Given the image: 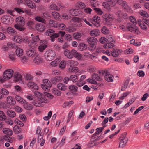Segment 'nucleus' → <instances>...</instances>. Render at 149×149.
Instances as JSON below:
<instances>
[{"label":"nucleus","mask_w":149,"mask_h":149,"mask_svg":"<svg viewBox=\"0 0 149 149\" xmlns=\"http://www.w3.org/2000/svg\"><path fill=\"white\" fill-rule=\"evenodd\" d=\"M16 21L17 24L14 25V27L19 31H24L25 29L23 27L25 23L24 19L22 17L19 16L16 18Z\"/></svg>","instance_id":"nucleus-1"},{"label":"nucleus","mask_w":149,"mask_h":149,"mask_svg":"<svg viewBox=\"0 0 149 149\" xmlns=\"http://www.w3.org/2000/svg\"><path fill=\"white\" fill-rule=\"evenodd\" d=\"M87 41L88 43L90 44L88 48L91 51H93L94 50L96 47L95 44L98 40L97 39L94 37H89L87 39Z\"/></svg>","instance_id":"nucleus-2"},{"label":"nucleus","mask_w":149,"mask_h":149,"mask_svg":"<svg viewBox=\"0 0 149 149\" xmlns=\"http://www.w3.org/2000/svg\"><path fill=\"white\" fill-rule=\"evenodd\" d=\"M55 52L51 50L47 51L45 54V58L48 61H51L54 59L55 58Z\"/></svg>","instance_id":"nucleus-3"},{"label":"nucleus","mask_w":149,"mask_h":149,"mask_svg":"<svg viewBox=\"0 0 149 149\" xmlns=\"http://www.w3.org/2000/svg\"><path fill=\"white\" fill-rule=\"evenodd\" d=\"M34 94L40 102L44 103H46L48 102V100L46 97L41 93L36 91L34 93Z\"/></svg>","instance_id":"nucleus-4"},{"label":"nucleus","mask_w":149,"mask_h":149,"mask_svg":"<svg viewBox=\"0 0 149 149\" xmlns=\"http://www.w3.org/2000/svg\"><path fill=\"white\" fill-rule=\"evenodd\" d=\"M104 21L105 24L108 25L111 24V21L113 20V16L112 15L107 13L103 17Z\"/></svg>","instance_id":"nucleus-5"},{"label":"nucleus","mask_w":149,"mask_h":149,"mask_svg":"<svg viewBox=\"0 0 149 149\" xmlns=\"http://www.w3.org/2000/svg\"><path fill=\"white\" fill-rule=\"evenodd\" d=\"M102 74L103 75H105L104 79L105 80L108 82H113V75L109 73V72L107 70L102 71Z\"/></svg>","instance_id":"nucleus-6"},{"label":"nucleus","mask_w":149,"mask_h":149,"mask_svg":"<svg viewBox=\"0 0 149 149\" xmlns=\"http://www.w3.org/2000/svg\"><path fill=\"white\" fill-rule=\"evenodd\" d=\"M13 73V71L10 69L6 70L3 73V76L4 79H9L12 77Z\"/></svg>","instance_id":"nucleus-7"},{"label":"nucleus","mask_w":149,"mask_h":149,"mask_svg":"<svg viewBox=\"0 0 149 149\" xmlns=\"http://www.w3.org/2000/svg\"><path fill=\"white\" fill-rule=\"evenodd\" d=\"M31 43V46L34 47L37 46V45L40 43V40L39 39L38 36L37 35L33 37L32 40H30L29 42Z\"/></svg>","instance_id":"nucleus-8"},{"label":"nucleus","mask_w":149,"mask_h":149,"mask_svg":"<svg viewBox=\"0 0 149 149\" xmlns=\"http://www.w3.org/2000/svg\"><path fill=\"white\" fill-rule=\"evenodd\" d=\"M88 20L96 26H100V17L97 16H94L92 19H90Z\"/></svg>","instance_id":"nucleus-9"},{"label":"nucleus","mask_w":149,"mask_h":149,"mask_svg":"<svg viewBox=\"0 0 149 149\" xmlns=\"http://www.w3.org/2000/svg\"><path fill=\"white\" fill-rule=\"evenodd\" d=\"M43 84H42L41 86L42 88L45 90L47 89L48 88L51 87L52 86L51 83L47 79H44L43 80Z\"/></svg>","instance_id":"nucleus-10"},{"label":"nucleus","mask_w":149,"mask_h":149,"mask_svg":"<svg viewBox=\"0 0 149 149\" xmlns=\"http://www.w3.org/2000/svg\"><path fill=\"white\" fill-rule=\"evenodd\" d=\"M63 79V78L62 76L58 75L52 78L51 79V81L52 84H55L57 83L62 81Z\"/></svg>","instance_id":"nucleus-11"},{"label":"nucleus","mask_w":149,"mask_h":149,"mask_svg":"<svg viewBox=\"0 0 149 149\" xmlns=\"http://www.w3.org/2000/svg\"><path fill=\"white\" fill-rule=\"evenodd\" d=\"M36 28L38 31L42 32L45 29V23H38L36 25Z\"/></svg>","instance_id":"nucleus-12"},{"label":"nucleus","mask_w":149,"mask_h":149,"mask_svg":"<svg viewBox=\"0 0 149 149\" xmlns=\"http://www.w3.org/2000/svg\"><path fill=\"white\" fill-rule=\"evenodd\" d=\"M26 54L29 57L33 58L37 56V54H38L36 52V51L35 50L32 49L27 51Z\"/></svg>","instance_id":"nucleus-13"},{"label":"nucleus","mask_w":149,"mask_h":149,"mask_svg":"<svg viewBox=\"0 0 149 149\" xmlns=\"http://www.w3.org/2000/svg\"><path fill=\"white\" fill-rule=\"evenodd\" d=\"M22 104H23V106L25 109L27 110H31L33 108V107L32 105L28 104V102L25 100L23 101Z\"/></svg>","instance_id":"nucleus-14"},{"label":"nucleus","mask_w":149,"mask_h":149,"mask_svg":"<svg viewBox=\"0 0 149 149\" xmlns=\"http://www.w3.org/2000/svg\"><path fill=\"white\" fill-rule=\"evenodd\" d=\"M69 12L72 16H77L80 15V11L77 9H72L69 10Z\"/></svg>","instance_id":"nucleus-15"},{"label":"nucleus","mask_w":149,"mask_h":149,"mask_svg":"<svg viewBox=\"0 0 149 149\" xmlns=\"http://www.w3.org/2000/svg\"><path fill=\"white\" fill-rule=\"evenodd\" d=\"M71 20L73 22H77L78 24L76 25L77 27H80L82 26L80 22V19L78 17H73L71 18Z\"/></svg>","instance_id":"nucleus-16"},{"label":"nucleus","mask_w":149,"mask_h":149,"mask_svg":"<svg viewBox=\"0 0 149 149\" xmlns=\"http://www.w3.org/2000/svg\"><path fill=\"white\" fill-rule=\"evenodd\" d=\"M28 86L31 88H32L35 90H38V87L37 85L33 82H29L27 83Z\"/></svg>","instance_id":"nucleus-17"},{"label":"nucleus","mask_w":149,"mask_h":149,"mask_svg":"<svg viewBox=\"0 0 149 149\" xmlns=\"http://www.w3.org/2000/svg\"><path fill=\"white\" fill-rule=\"evenodd\" d=\"M13 77L15 82L18 81L22 80V76L18 72H15L13 75Z\"/></svg>","instance_id":"nucleus-18"},{"label":"nucleus","mask_w":149,"mask_h":149,"mask_svg":"<svg viewBox=\"0 0 149 149\" xmlns=\"http://www.w3.org/2000/svg\"><path fill=\"white\" fill-rule=\"evenodd\" d=\"M33 62L36 64H39L42 62V60L38 54L37 56L35 57L33 60Z\"/></svg>","instance_id":"nucleus-19"},{"label":"nucleus","mask_w":149,"mask_h":149,"mask_svg":"<svg viewBox=\"0 0 149 149\" xmlns=\"http://www.w3.org/2000/svg\"><path fill=\"white\" fill-rule=\"evenodd\" d=\"M3 132L7 135L6 136H11L13 134L12 131L8 128H4L3 129Z\"/></svg>","instance_id":"nucleus-20"},{"label":"nucleus","mask_w":149,"mask_h":149,"mask_svg":"<svg viewBox=\"0 0 149 149\" xmlns=\"http://www.w3.org/2000/svg\"><path fill=\"white\" fill-rule=\"evenodd\" d=\"M52 17L57 20H60L61 16L57 12L53 11L52 12Z\"/></svg>","instance_id":"nucleus-21"},{"label":"nucleus","mask_w":149,"mask_h":149,"mask_svg":"<svg viewBox=\"0 0 149 149\" xmlns=\"http://www.w3.org/2000/svg\"><path fill=\"white\" fill-rule=\"evenodd\" d=\"M7 101L8 103L11 105H14L16 103L15 99L11 96H8L7 97Z\"/></svg>","instance_id":"nucleus-22"},{"label":"nucleus","mask_w":149,"mask_h":149,"mask_svg":"<svg viewBox=\"0 0 149 149\" xmlns=\"http://www.w3.org/2000/svg\"><path fill=\"white\" fill-rule=\"evenodd\" d=\"M121 52V51L120 50H117L113 49L111 52V55L114 57H117Z\"/></svg>","instance_id":"nucleus-23"},{"label":"nucleus","mask_w":149,"mask_h":149,"mask_svg":"<svg viewBox=\"0 0 149 149\" xmlns=\"http://www.w3.org/2000/svg\"><path fill=\"white\" fill-rule=\"evenodd\" d=\"M122 7L124 9H125L127 12L131 13L132 11L131 8L128 5L126 1L124 3Z\"/></svg>","instance_id":"nucleus-24"},{"label":"nucleus","mask_w":149,"mask_h":149,"mask_svg":"<svg viewBox=\"0 0 149 149\" xmlns=\"http://www.w3.org/2000/svg\"><path fill=\"white\" fill-rule=\"evenodd\" d=\"M64 54L68 58L71 59L73 58V56L71 54V51L68 49H65L64 51Z\"/></svg>","instance_id":"nucleus-25"},{"label":"nucleus","mask_w":149,"mask_h":149,"mask_svg":"<svg viewBox=\"0 0 149 149\" xmlns=\"http://www.w3.org/2000/svg\"><path fill=\"white\" fill-rule=\"evenodd\" d=\"M7 115L9 117L13 118L16 116V114L15 111L12 110H8L7 111Z\"/></svg>","instance_id":"nucleus-26"},{"label":"nucleus","mask_w":149,"mask_h":149,"mask_svg":"<svg viewBox=\"0 0 149 149\" xmlns=\"http://www.w3.org/2000/svg\"><path fill=\"white\" fill-rule=\"evenodd\" d=\"M100 32L98 29H95L91 31L90 34L91 36H97L99 35Z\"/></svg>","instance_id":"nucleus-27"},{"label":"nucleus","mask_w":149,"mask_h":149,"mask_svg":"<svg viewBox=\"0 0 149 149\" xmlns=\"http://www.w3.org/2000/svg\"><path fill=\"white\" fill-rule=\"evenodd\" d=\"M87 48L86 44L83 43H80L78 46V49L80 51H82L86 50Z\"/></svg>","instance_id":"nucleus-28"},{"label":"nucleus","mask_w":149,"mask_h":149,"mask_svg":"<svg viewBox=\"0 0 149 149\" xmlns=\"http://www.w3.org/2000/svg\"><path fill=\"white\" fill-rule=\"evenodd\" d=\"M57 87L60 90L64 91L66 89L67 86L62 83H59L57 84Z\"/></svg>","instance_id":"nucleus-29"},{"label":"nucleus","mask_w":149,"mask_h":149,"mask_svg":"<svg viewBox=\"0 0 149 149\" xmlns=\"http://www.w3.org/2000/svg\"><path fill=\"white\" fill-rule=\"evenodd\" d=\"M68 64L71 67L77 66L78 64V63L77 62L73 60H70L68 61Z\"/></svg>","instance_id":"nucleus-30"},{"label":"nucleus","mask_w":149,"mask_h":149,"mask_svg":"<svg viewBox=\"0 0 149 149\" xmlns=\"http://www.w3.org/2000/svg\"><path fill=\"white\" fill-rule=\"evenodd\" d=\"M91 6L93 9L96 12L99 14L101 15L102 14L103 12L100 9L95 8L94 4H91Z\"/></svg>","instance_id":"nucleus-31"},{"label":"nucleus","mask_w":149,"mask_h":149,"mask_svg":"<svg viewBox=\"0 0 149 149\" xmlns=\"http://www.w3.org/2000/svg\"><path fill=\"white\" fill-rule=\"evenodd\" d=\"M92 78L93 79L95 80L96 81H101L102 80V78L98 76L97 74L93 73L92 75Z\"/></svg>","instance_id":"nucleus-32"},{"label":"nucleus","mask_w":149,"mask_h":149,"mask_svg":"<svg viewBox=\"0 0 149 149\" xmlns=\"http://www.w3.org/2000/svg\"><path fill=\"white\" fill-rule=\"evenodd\" d=\"M49 23L50 26L54 27H57L58 26V23L57 22L55 21L52 20H49Z\"/></svg>","instance_id":"nucleus-33"},{"label":"nucleus","mask_w":149,"mask_h":149,"mask_svg":"<svg viewBox=\"0 0 149 149\" xmlns=\"http://www.w3.org/2000/svg\"><path fill=\"white\" fill-rule=\"evenodd\" d=\"M15 52L16 54L18 56H22L24 54L23 50L20 48H17Z\"/></svg>","instance_id":"nucleus-34"},{"label":"nucleus","mask_w":149,"mask_h":149,"mask_svg":"<svg viewBox=\"0 0 149 149\" xmlns=\"http://www.w3.org/2000/svg\"><path fill=\"white\" fill-rule=\"evenodd\" d=\"M106 3H107V5H108V7L111 6L113 7L115 5V3L114 0H105Z\"/></svg>","instance_id":"nucleus-35"},{"label":"nucleus","mask_w":149,"mask_h":149,"mask_svg":"<svg viewBox=\"0 0 149 149\" xmlns=\"http://www.w3.org/2000/svg\"><path fill=\"white\" fill-rule=\"evenodd\" d=\"M125 141H120L119 147L121 148H123L125 146L127 143L128 140V139H126Z\"/></svg>","instance_id":"nucleus-36"},{"label":"nucleus","mask_w":149,"mask_h":149,"mask_svg":"<svg viewBox=\"0 0 149 149\" xmlns=\"http://www.w3.org/2000/svg\"><path fill=\"white\" fill-rule=\"evenodd\" d=\"M108 42L107 43L106 45H104V47L105 48H112L114 46L113 44V42L111 43V42Z\"/></svg>","instance_id":"nucleus-37"},{"label":"nucleus","mask_w":149,"mask_h":149,"mask_svg":"<svg viewBox=\"0 0 149 149\" xmlns=\"http://www.w3.org/2000/svg\"><path fill=\"white\" fill-rule=\"evenodd\" d=\"M70 81L73 82H75L78 80V77L75 75H72L70 77Z\"/></svg>","instance_id":"nucleus-38"},{"label":"nucleus","mask_w":149,"mask_h":149,"mask_svg":"<svg viewBox=\"0 0 149 149\" xmlns=\"http://www.w3.org/2000/svg\"><path fill=\"white\" fill-rule=\"evenodd\" d=\"M49 8L50 9L52 10H56L57 11L60 10V9L57 6L54 4H52L50 6Z\"/></svg>","instance_id":"nucleus-39"},{"label":"nucleus","mask_w":149,"mask_h":149,"mask_svg":"<svg viewBox=\"0 0 149 149\" xmlns=\"http://www.w3.org/2000/svg\"><path fill=\"white\" fill-rule=\"evenodd\" d=\"M69 89L72 93L76 92L78 91V87L75 85H71L69 86Z\"/></svg>","instance_id":"nucleus-40"},{"label":"nucleus","mask_w":149,"mask_h":149,"mask_svg":"<svg viewBox=\"0 0 149 149\" xmlns=\"http://www.w3.org/2000/svg\"><path fill=\"white\" fill-rule=\"evenodd\" d=\"M15 41L18 43H20L22 42V37L20 36H16L14 38Z\"/></svg>","instance_id":"nucleus-41"},{"label":"nucleus","mask_w":149,"mask_h":149,"mask_svg":"<svg viewBox=\"0 0 149 149\" xmlns=\"http://www.w3.org/2000/svg\"><path fill=\"white\" fill-rule=\"evenodd\" d=\"M9 57L11 60L14 61L15 60V54L13 52H10L8 53Z\"/></svg>","instance_id":"nucleus-42"},{"label":"nucleus","mask_w":149,"mask_h":149,"mask_svg":"<svg viewBox=\"0 0 149 149\" xmlns=\"http://www.w3.org/2000/svg\"><path fill=\"white\" fill-rule=\"evenodd\" d=\"M127 133L126 132H124L120 136L119 138V140L120 141H125L126 140V139H128L126 137V135Z\"/></svg>","instance_id":"nucleus-43"},{"label":"nucleus","mask_w":149,"mask_h":149,"mask_svg":"<svg viewBox=\"0 0 149 149\" xmlns=\"http://www.w3.org/2000/svg\"><path fill=\"white\" fill-rule=\"evenodd\" d=\"M47 47V45L45 44H42L38 47L39 50L42 52Z\"/></svg>","instance_id":"nucleus-44"},{"label":"nucleus","mask_w":149,"mask_h":149,"mask_svg":"<svg viewBox=\"0 0 149 149\" xmlns=\"http://www.w3.org/2000/svg\"><path fill=\"white\" fill-rule=\"evenodd\" d=\"M6 118V117L4 114V112L0 111V120L1 121H4Z\"/></svg>","instance_id":"nucleus-45"},{"label":"nucleus","mask_w":149,"mask_h":149,"mask_svg":"<svg viewBox=\"0 0 149 149\" xmlns=\"http://www.w3.org/2000/svg\"><path fill=\"white\" fill-rule=\"evenodd\" d=\"M140 19H141V22L143 24H144V23L148 26L149 24V20L146 18L143 17H140Z\"/></svg>","instance_id":"nucleus-46"},{"label":"nucleus","mask_w":149,"mask_h":149,"mask_svg":"<svg viewBox=\"0 0 149 149\" xmlns=\"http://www.w3.org/2000/svg\"><path fill=\"white\" fill-rule=\"evenodd\" d=\"M59 37V34L57 33H54L52 35V34L50 36L51 40L52 42H53L54 41L55 38Z\"/></svg>","instance_id":"nucleus-47"},{"label":"nucleus","mask_w":149,"mask_h":149,"mask_svg":"<svg viewBox=\"0 0 149 149\" xmlns=\"http://www.w3.org/2000/svg\"><path fill=\"white\" fill-rule=\"evenodd\" d=\"M9 136H3V139L5 141L9 142L10 143H12L13 142V139L11 137H10Z\"/></svg>","instance_id":"nucleus-48"},{"label":"nucleus","mask_w":149,"mask_h":149,"mask_svg":"<svg viewBox=\"0 0 149 149\" xmlns=\"http://www.w3.org/2000/svg\"><path fill=\"white\" fill-rule=\"evenodd\" d=\"M35 20L37 21L41 22L42 23H45L46 21L45 19L40 16H37L35 17Z\"/></svg>","instance_id":"nucleus-49"},{"label":"nucleus","mask_w":149,"mask_h":149,"mask_svg":"<svg viewBox=\"0 0 149 149\" xmlns=\"http://www.w3.org/2000/svg\"><path fill=\"white\" fill-rule=\"evenodd\" d=\"M59 62V60L57 59L52 61L50 63V65L53 67H55L57 66Z\"/></svg>","instance_id":"nucleus-50"},{"label":"nucleus","mask_w":149,"mask_h":149,"mask_svg":"<svg viewBox=\"0 0 149 149\" xmlns=\"http://www.w3.org/2000/svg\"><path fill=\"white\" fill-rule=\"evenodd\" d=\"M102 33L104 34H108L109 33V31L108 29L105 26H104L101 29Z\"/></svg>","instance_id":"nucleus-51"},{"label":"nucleus","mask_w":149,"mask_h":149,"mask_svg":"<svg viewBox=\"0 0 149 149\" xmlns=\"http://www.w3.org/2000/svg\"><path fill=\"white\" fill-rule=\"evenodd\" d=\"M31 1H30L29 2H25L26 3L27 6L30 8H33L36 7L35 4L34 3L31 2Z\"/></svg>","instance_id":"nucleus-52"},{"label":"nucleus","mask_w":149,"mask_h":149,"mask_svg":"<svg viewBox=\"0 0 149 149\" xmlns=\"http://www.w3.org/2000/svg\"><path fill=\"white\" fill-rule=\"evenodd\" d=\"M127 28L131 32L133 31L134 29V28H133V25L131 23H129L127 24Z\"/></svg>","instance_id":"nucleus-53"},{"label":"nucleus","mask_w":149,"mask_h":149,"mask_svg":"<svg viewBox=\"0 0 149 149\" xmlns=\"http://www.w3.org/2000/svg\"><path fill=\"white\" fill-rule=\"evenodd\" d=\"M66 31L71 33L75 31H76V29L73 26H69L66 29Z\"/></svg>","instance_id":"nucleus-54"},{"label":"nucleus","mask_w":149,"mask_h":149,"mask_svg":"<svg viewBox=\"0 0 149 149\" xmlns=\"http://www.w3.org/2000/svg\"><path fill=\"white\" fill-rule=\"evenodd\" d=\"M33 77L30 74H27L25 75V80L27 81L31 80L33 79Z\"/></svg>","instance_id":"nucleus-55"},{"label":"nucleus","mask_w":149,"mask_h":149,"mask_svg":"<svg viewBox=\"0 0 149 149\" xmlns=\"http://www.w3.org/2000/svg\"><path fill=\"white\" fill-rule=\"evenodd\" d=\"M59 66V68L61 69L64 68L66 66V62L64 60L61 61L60 62Z\"/></svg>","instance_id":"nucleus-56"},{"label":"nucleus","mask_w":149,"mask_h":149,"mask_svg":"<svg viewBox=\"0 0 149 149\" xmlns=\"http://www.w3.org/2000/svg\"><path fill=\"white\" fill-rule=\"evenodd\" d=\"M52 92L54 94L58 96L60 95L61 93L60 91L56 88L53 89L52 90Z\"/></svg>","instance_id":"nucleus-57"},{"label":"nucleus","mask_w":149,"mask_h":149,"mask_svg":"<svg viewBox=\"0 0 149 149\" xmlns=\"http://www.w3.org/2000/svg\"><path fill=\"white\" fill-rule=\"evenodd\" d=\"M140 15L145 17V18L148 17L149 16L148 14L146 12L143 10H140Z\"/></svg>","instance_id":"nucleus-58"},{"label":"nucleus","mask_w":149,"mask_h":149,"mask_svg":"<svg viewBox=\"0 0 149 149\" xmlns=\"http://www.w3.org/2000/svg\"><path fill=\"white\" fill-rule=\"evenodd\" d=\"M78 68L77 67H73L69 68L68 71L70 72H74L78 70Z\"/></svg>","instance_id":"nucleus-59"},{"label":"nucleus","mask_w":149,"mask_h":149,"mask_svg":"<svg viewBox=\"0 0 149 149\" xmlns=\"http://www.w3.org/2000/svg\"><path fill=\"white\" fill-rule=\"evenodd\" d=\"M78 8L79 9H83L86 6L85 4L82 2H78Z\"/></svg>","instance_id":"nucleus-60"},{"label":"nucleus","mask_w":149,"mask_h":149,"mask_svg":"<svg viewBox=\"0 0 149 149\" xmlns=\"http://www.w3.org/2000/svg\"><path fill=\"white\" fill-rule=\"evenodd\" d=\"M107 38L108 42H112L115 43V41L113 40V36L112 35H108L107 36Z\"/></svg>","instance_id":"nucleus-61"},{"label":"nucleus","mask_w":149,"mask_h":149,"mask_svg":"<svg viewBox=\"0 0 149 149\" xmlns=\"http://www.w3.org/2000/svg\"><path fill=\"white\" fill-rule=\"evenodd\" d=\"M73 111L72 110L70 111L68 116V119L67 121V123H68L70 120L71 117L73 114Z\"/></svg>","instance_id":"nucleus-62"},{"label":"nucleus","mask_w":149,"mask_h":149,"mask_svg":"<svg viewBox=\"0 0 149 149\" xmlns=\"http://www.w3.org/2000/svg\"><path fill=\"white\" fill-rule=\"evenodd\" d=\"M55 31L52 29H49L46 31V35L48 36H51L55 32Z\"/></svg>","instance_id":"nucleus-63"},{"label":"nucleus","mask_w":149,"mask_h":149,"mask_svg":"<svg viewBox=\"0 0 149 149\" xmlns=\"http://www.w3.org/2000/svg\"><path fill=\"white\" fill-rule=\"evenodd\" d=\"M20 59L21 61L24 64L26 63L28 59L25 56H23L20 58Z\"/></svg>","instance_id":"nucleus-64"}]
</instances>
